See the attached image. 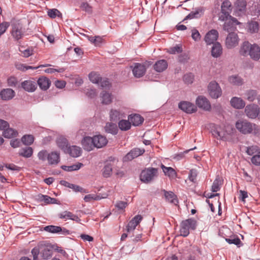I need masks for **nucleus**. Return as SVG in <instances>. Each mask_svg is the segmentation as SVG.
<instances>
[{"label": "nucleus", "instance_id": "7c9ffc66", "mask_svg": "<svg viewBox=\"0 0 260 260\" xmlns=\"http://www.w3.org/2000/svg\"><path fill=\"white\" fill-rule=\"evenodd\" d=\"M60 159L59 153L57 152H51L48 155L47 160L49 165H57Z\"/></svg>", "mask_w": 260, "mask_h": 260}, {"label": "nucleus", "instance_id": "49530a36", "mask_svg": "<svg viewBox=\"0 0 260 260\" xmlns=\"http://www.w3.org/2000/svg\"><path fill=\"white\" fill-rule=\"evenodd\" d=\"M57 144L58 146L63 150L64 151H66L69 147L67 140L63 137H60L57 139Z\"/></svg>", "mask_w": 260, "mask_h": 260}, {"label": "nucleus", "instance_id": "a211bd4d", "mask_svg": "<svg viewBox=\"0 0 260 260\" xmlns=\"http://www.w3.org/2000/svg\"><path fill=\"white\" fill-rule=\"evenodd\" d=\"M223 25V29L229 31L233 30L236 25L240 24L237 19L230 16Z\"/></svg>", "mask_w": 260, "mask_h": 260}, {"label": "nucleus", "instance_id": "ea45409f", "mask_svg": "<svg viewBox=\"0 0 260 260\" xmlns=\"http://www.w3.org/2000/svg\"><path fill=\"white\" fill-rule=\"evenodd\" d=\"M3 135L5 138H12L16 137L18 135V132L9 126L4 130Z\"/></svg>", "mask_w": 260, "mask_h": 260}, {"label": "nucleus", "instance_id": "338daca9", "mask_svg": "<svg viewBox=\"0 0 260 260\" xmlns=\"http://www.w3.org/2000/svg\"><path fill=\"white\" fill-rule=\"evenodd\" d=\"M64 71L62 68L54 69L52 68H49L44 70V72L47 74H53L55 72L60 73Z\"/></svg>", "mask_w": 260, "mask_h": 260}, {"label": "nucleus", "instance_id": "7ed1b4c3", "mask_svg": "<svg viewBox=\"0 0 260 260\" xmlns=\"http://www.w3.org/2000/svg\"><path fill=\"white\" fill-rule=\"evenodd\" d=\"M237 129L241 133L246 135L255 133L258 131V126L246 119H239L235 123Z\"/></svg>", "mask_w": 260, "mask_h": 260}, {"label": "nucleus", "instance_id": "423d86ee", "mask_svg": "<svg viewBox=\"0 0 260 260\" xmlns=\"http://www.w3.org/2000/svg\"><path fill=\"white\" fill-rule=\"evenodd\" d=\"M232 3L229 0H224L221 5V11L218 14V19L224 21L226 20L231 11Z\"/></svg>", "mask_w": 260, "mask_h": 260}, {"label": "nucleus", "instance_id": "ddd939ff", "mask_svg": "<svg viewBox=\"0 0 260 260\" xmlns=\"http://www.w3.org/2000/svg\"><path fill=\"white\" fill-rule=\"evenodd\" d=\"M219 34L216 29H211L205 35L204 41L207 45L214 44L218 38Z\"/></svg>", "mask_w": 260, "mask_h": 260}, {"label": "nucleus", "instance_id": "5701e85b", "mask_svg": "<svg viewBox=\"0 0 260 260\" xmlns=\"http://www.w3.org/2000/svg\"><path fill=\"white\" fill-rule=\"evenodd\" d=\"M161 168L163 172L166 176H168L170 180L175 179L176 178L177 173L176 171L171 167H166L165 165L161 164Z\"/></svg>", "mask_w": 260, "mask_h": 260}, {"label": "nucleus", "instance_id": "4468645a", "mask_svg": "<svg viewBox=\"0 0 260 260\" xmlns=\"http://www.w3.org/2000/svg\"><path fill=\"white\" fill-rule=\"evenodd\" d=\"M247 2L245 0H237L234 4L235 13L237 15H241L245 13Z\"/></svg>", "mask_w": 260, "mask_h": 260}, {"label": "nucleus", "instance_id": "aec40b11", "mask_svg": "<svg viewBox=\"0 0 260 260\" xmlns=\"http://www.w3.org/2000/svg\"><path fill=\"white\" fill-rule=\"evenodd\" d=\"M15 95V91L10 88L3 89L0 92V97L4 101L10 100L12 99Z\"/></svg>", "mask_w": 260, "mask_h": 260}, {"label": "nucleus", "instance_id": "4d7b16f0", "mask_svg": "<svg viewBox=\"0 0 260 260\" xmlns=\"http://www.w3.org/2000/svg\"><path fill=\"white\" fill-rule=\"evenodd\" d=\"M18 82L17 78L14 76H11L7 79V83L9 86L15 87L18 84Z\"/></svg>", "mask_w": 260, "mask_h": 260}, {"label": "nucleus", "instance_id": "603ef678", "mask_svg": "<svg viewBox=\"0 0 260 260\" xmlns=\"http://www.w3.org/2000/svg\"><path fill=\"white\" fill-rule=\"evenodd\" d=\"M48 15L51 18H55L56 17H60L61 13L56 9H50L48 11Z\"/></svg>", "mask_w": 260, "mask_h": 260}, {"label": "nucleus", "instance_id": "39448f33", "mask_svg": "<svg viewBox=\"0 0 260 260\" xmlns=\"http://www.w3.org/2000/svg\"><path fill=\"white\" fill-rule=\"evenodd\" d=\"M11 34L15 40L21 39L24 35V29L22 24L18 21H13L11 24Z\"/></svg>", "mask_w": 260, "mask_h": 260}, {"label": "nucleus", "instance_id": "3c124183", "mask_svg": "<svg viewBox=\"0 0 260 260\" xmlns=\"http://www.w3.org/2000/svg\"><path fill=\"white\" fill-rule=\"evenodd\" d=\"M21 141L24 145H30L34 141V138L30 135H25L22 138Z\"/></svg>", "mask_w": 260, "mask_h": 260}, {"label": "nucleus", "instance_id": "69168bd1", "mask_svg": "<svg viewBox=\"0 0 260 260\" xmlns=\"http://www.w3.org/2000/svg\"><path fill=\"white\" fill-rule=\"evenodd\" d=\"M127 202L123 201H118L115 204V207L118 210H124V209L127 207Z\"/></svg>", "mask_w": 260, "mask_h": 260}, {"label": "nucleus", "instance_id": "e2e57ef3", "mask_svg": "<svg viewBox=\"0 0 260 260\" xmlns=\"http://www.w3.org/2000/svg\"><path fill=\"white\" fill-rule=\"evenodd\" d=\"M182 51L181 47L179 46H176L168 49V52L170 54H176Z\"/></svg>", "mask_w": 260, "mask_h": 260}, {"label": "nucleus", "instance_id": "9b49d317", "mask_svg": "<svg viewBox=\"0 0 260 260\" xmlns=\"http://www.w3.org/2000/svg\"><path fill=\"white\" fill-rule=\"evenodd\" d=\"M178 107L184 112L191 114L197 111V107L192 103L187 101H182L178 104Z\"/></svg>", "mask_w": 260, "mask_h": 260}, {"label": "nucleus", "instance_id": "052dcab7", "mask_svg": "<svg viewBox=\"0 0 260 260\" xmlns=\"http://www.w3.org/2000/svg\"><path fill=\"white\" fill-rule=\"evenodd\" d=\"M191 37L195 41H198L200 40L201 36L198 30L193 29L191 30Z\"/></svg>", "mask_w": 260, "mask_h": 260}, {"label": "nucleus", "instance_id": "2f4dec72", "mask_svg": "<svg viewBox=\"0 0 260 260\" xmlns=\"http://www.w3.org/2000/svg\"><path fill=\"white\" fill-rule=\"evenodd\" d=\"M58 216L60 218L64 219L66 220L69 219L77 222H78L80 220L78 216L73 214L72 212L68 211L60 213Z\"/></svg>", "mask_w": 260, "mask_h": 260}, {"label": "nucleus", "instance_id": "c03bdc74", "mask_svg": "<svg viewBox=\"0 0 260 260\" xmlns=\"http://www.w3.org/2000/svg\"><path fill=\"white\" fill-rule=\"evenodd\" d=\"M118 126L121 131H126L131 128V123L128 120H121L118 123Z\"/></svg>", "mask_w": 260, "mask_h": 260}, {"label": "nucleus", "instance_id": "b1692460", "mask_svg": "<svg viewBox=\"0 0 260 260\" xmlns=\"http://www.w3.org/2000/svg\"><path fill=\"white\" fill-rule=\"evenodd\" d=\"M231 106L237 109L243 108L245 106V103L241 98L238 97H233L230 101Z\"/></svg>", "mask_w": 260, "mask_h": 260}, {"label": "nucleus", "instance_id": "a878e982", "mask_svg": "<svg viewBox=\"0 0 260 260\" xmlns=\"http://www.w3.org/2000/svg\"><path fill=\"white\" fill-rule=\"evenodd\" d=\"M108 196V193H104L102 195L100 194H88L84 197V200L85 202H91L94 201H98L102 199L106 198Z\"/></svg>", "mask_w": 260, "mask_h": 260}, {"label": "nucleus", "instance_id": "864d4df0", "mask_svg": "<svg viewBox=\"0 0 260 260\" xmlns=\"http://www.w3.org/2000/svg\"><path fill=\"white\" fill-rule=\"evenodd\" d=\"M245 96L247 100L250 102H252L254 100L256 96V91L253 90H248L245 93Z\"/></svg>", "mask_w": 260, "mask_h": 260}, {"label": "nucleus", "instance_id": "6ab92c4d", "mask_svg": "<svg viewBox=\"0 0 260 260\" xmlns=\"http://www.w3.org/2000/svg\"><path fill=\"white\" fill-rule=\"evenodd\" d=\"M93 140L94 148L96 147L97 148H101L105 146L108 143V140L106 137L101 135L94 136L93 137Z\"/></svg>", "mask_w": 260, "mask_h": 260}, {"label": "nucleus", "instance_id": "412c9836", "mask_svg": "<svg viewBox=\"0 0 260 260\" xmlns=\"http://www.w3.org/2000/svg\"><path fill=\"white\" fill-rule=\"evenodd\" d=\"M146 72L145 66L143 64L139 63H136L134 64L133 69V73L134 75L137 78H139L144 75Z\"/></svg>", "mask_w": 260, "mask_h": 260}, {"label": "nucleus", "instance_id": "c85d7f7f", "mask_svg": "<svg viewBox=\"0 0 260 260\" xmlns=\"http://www.w3.org/2000/svg\"><path fill=\"white\" fill-rule=\"evenodd\" d=\"M87 38L90 42L94 44L95 46H101L103 43L105 42L104 36L101 37L99 36H87Z\"/></svg>", "mask_w": 260, "mask_h": 260}, {"label": "nucleus", "instance_id": "6e6d98bb", "mask_svg": "<svg viewBox=\"0 0 260 260\" xmlns=\"http://www.w3.org/2000/svg\"><path fill=\"white\" fill-rule=\"evenodd\" d=\"M48 154H49V153H48L46 150H43L40 151L38 153V157L40 160H41L42 161H44L47 160Z\"/></svg>", "mask_w": 260, "mask_h": 260}, {"label": "nucleus", "instance_id": "a19ab883", "mask_svg": "<svg viewBox=\"0 0 260 260\" xmlns=\"http://www.w3.org/2000/svg\"><path fill=\"white\" fill-rule=\"evenodd\" d=\"M164 192L165 197L168 202L172 203H174L175 204L178 203V200L176 198V196L173 192L167 191H164Z\"/></svg>", "mask_w": 260, "mask_h": 260}, {"label": "nucleus", "instance_id": "f257e3e1", "mask_svg": "<svg viewBox=\"0 0 260 260\" xmlns=\"http://www.w3.org/2000/svg\"><path fill=\"white\" fill-rule=\"evenodd\" d=\"M211 132L212 136L217 140L224 142H233V128L229 126L213 125Z\"/></svg>", "mask_w": 260, "mask_h": 260}, {"label": "nucleus", "instance_id": "bf43d9fd", "mask_svg": "<svg viewBox=\"0 0 260 260\" xmlns=\"http://www.w3.org/2000/svg\"><path fill=\"white\" fill-rule=\"evenodd\" d=\"M40 199L44 201V202L47 204L54 203L55 201V199L54 198L43 194L40 196Z\"/></svg>", "mask_w": 260, "mask_h": 260}, {"label": "nucleus", "instance_id": "a18cd8bd", "mask_svg": "<svg viewBox=\"0 0 260 260\" xmlns=\"http://www.w3.org/2000/svg\"><path fill=\"white\" fill-rule=\"evenodd\" d=\"M33 153V149L31 147H26L20 150L19 154L24 157L28 158L31 156Z\"/></svg>", "mask_w": 260, "mask_h": 260}, {"label": "nucleus", "instance_id": "8fccbe9b", "mask_svg": "<svg viewBox=\"0 0 260 260\" xmlns=\"http://www.w3.org/2000/svg\"><path fill=\"white\" fill-rule=\"evenodd\" d=\"M246 152L248 155H254L260 153V148L257 146H252L247 147Z\"/></svg>", "mask_w": 260, "mask_h": 260}, {"label": "nucleus", "instance_id": "774afa93", "mask_svg": "<svg viewBox=\"0 0 260 260\" xmlns=\"http://www.w3.org/2000/svg\"><path fill=\"white\" fill-rule=\"evenodd\" d=\"M225 240L229 244H234L236 245H239L241 243V241L238 238H226Z\"/></svg>", "mask_w": 260, "mask_h": 260}, {"label": "nucleus", "instance_id": "6e6552de", "mask_svg": "<svg viewBox=\"0 0 260 260\" xmlns=\"http://www.w3.org/2000/svg\"><path fill=\"white\" fill-rule=\"evenodd\" d=\"M208 90L210 95L213 99H217L221 95V89L215 81H212L209 83Z\"/></svg>", "mask_w": 260, "mask_h": 260}, {"label": "nucleus", "instance_id": "f8f14e48", "mask_svg": "<svg viewBox=\"0 0 260 260\" xmlns=\"http://www.w3.org/2000/svg\"><path fill=\"white\" fill-rule=\"evenodd\" d=\"M258 107L255 104H249L246 106L245 113L249 118L255 119L258 115Z\"/></svg>", "mask_w": 260, "mask_h": 260}, {"label": "nucleus", "instance_id": "1a4fd4ad", "mask_svg": "<svg viewBox=\"0 0 260 260\" xmlns=\"http://www.w3.org/2000/svg\"><path fill=\"white\" fill-rule=\"evenodd\" d=\"M239 38L235 32L229 33L225 40V46L228 49H232L238 46Z\"/></svg>", "mask_w": 260, "mask_h": 260}, {"label": "nucleus", "instance_id": "c756f323", "mask_svg": "<svg viewBox=\"0 0 260 260\" xmlns=\"http://www.w3.org/2000/svg\"><path fill=\"white\" fill-rule=\"evenodd\" d=\"M64 152L69 153L72 157H77L81 154L82 151L80 147L76 146H69Z\"/></svg>", "mask_w": 260, "mask_h": 260}, {"label": "nucleus", "instance_id": "09e8293b", "mask_svg": "<svg viewBox=\"0 0 260 260\" xmlns=\"http://www.w3.org/2000/svg\"><path fill=\"white\" fill-rule=\"evenodd\" d=\"M44 230L46 232L51 233H58L62 231V229L60 226L54 225H48L44 228Z\"/></svg>", "mask_w": 260, "mask_h": 260}, {"label": "nucleus", "instance_id": "5fc2aeb1", "mask_svg": "<svg viewBox=\"0 0 260 260\" xmlns=\"http://www.w3.org/2000/svg\"><path fill=\"white\" fill-rule=\"evenodd\" d=\"M81 9L88 14L92 13V7L87 3L84 2L81 4Z\"/></svg>", "mask_w": 260, "mask_h": 260}, {"label": "nucleus", "instance_id": "680f3d73", "mask_svg": "<svg viewBox=\"0 0 260 260\" xmlns=\"http://www.w3.org/2000/svg\"><path fill=\"white\" fill-rule=\"evenodd\" d=\"M9 25V23L7 22H4L0 24V36L5 32Z\"/></svg>", "mask_w": 260, "mask_h": 260}, {"label": "nucleus", "instance_id": "37998d69", "mask_svg": "<svg viewBox=\"0 0 260 260\" xmlns=\"http://www.w3.org/2000/svg\"><path fill=\"white\" fill-rule=\"evenodd\" d=\"M247 30L250 33L257 32L259 30L258 24L256 21H251L247 25Z\"/></svg>", "mask_w": 260, "mask_h": 260}, {"label": "nucleus", "instance_id": "bb28decb", "mask_svg": "<svg viewBox=\"0 0 260 260\" xmlns=\"http://www.w3.org/2000/svg\"><path fill=\"white\" fill-rule=\"evenodd\" d=\"M211 55L215 58L220 57L222 53V47L221 45L216 42L213 44V45L211 48Z\"/></svg>", "mask_w": 260, "mask_h": 260}, {"label": "nucleus", "instance_id": "f3484780", "mask_svg": "<svg viewBox=\"0 0 260 260\" xmlns=\"http://www.w3.org/2000/svg\"><path fill=\"white\" fill-rule=\"evenodd\" d=\"M81 144L84 150L90 151L94 148L93 137L86 136L83 138Z\"/></svg>", "mask_w": 260, "mask_h": 260}, {"label": "nucleus", "instance_id": "9d476101", "mask_svg": "<svg viewBox=\"0 0 260 260\" xmlns=\"http://www.w3.org/2000/svg\"><path fill=\"white\" fill-rule=\"evenodd\" d=\"M157 170L154 168H149L143 170L140 175V179L142 182L147 183L151 181L156 175Z\"/></svg>", "mask_w": 260, "mask_h": 260}, {"label": "nucleus", "instance_id": "20e7f679", "mask_svg": "<svg viewBox=\"0 0 260 260\" xmlns=\"http://www.w3.org/2000/svg\"><path fill=\"white\" fill-rule=\"evenodd\" d=\"M197 225V221L192 218L183 220L181 223L180 233L183 237L187 236L189 234V230H194Z\"/></svg>", "mask_w": 260, "mask_h": 260}, {"label": "nucleus", "instance_id": "0e129e2a", "mask_svg": "<svg viewBox=\"0 0 260 260\" xmlns=\"http://www.w3.org/2000/svg\"><path fill=\"white\" fill-rule=\"evenodd\" d=\"M251 161L255 166H260V153L254 155L251 158Z\"/></svg>", "mask_w": 260, "mask_h": 260}, {"label": "nucleus", "instance_id": "393cba45", "mask_svg": "<svg viewBox=\"0 0 260 260\" xmlns=\"http://www.w3.org/2000/svg\"><path fill=\"white\" fill-rule=\"evenodd\" d=\"M40 88L44 90L48 89L51 85V81L49 78L45 76L40 77L37 81Z\"/></svg>", "mask_w": 260, "mask_h": 260}, {"label": "nucleus", "instance_id": "13d9d810", "mask_svg": "<svg viewBox=\"0 0 260 260\" xmlns=\"http://www.w3.org/2000/svg\"><path fill=\"white\" fill-rule=\"evenodd\" d=\"M112 167L110 165H106L103 169V175L105 177H109L112 173Z\"/></svg>", "mask_w": 260, "mask_h": 260}, {"label": "nucleus", "instance_id": "f704fd0d", "mask_svg": "<svg viewBox=\"0 0 260 260\" xmlns=\"http://www.w3.org/2000/svg\"><path fill=\"white\" fill-rule=\"evenodd\" d=\"M128 120L135 126H138L142 123L144 119L139 114L131 115L128 117Z\"/></svg>", "mask_w": 260, "mask_h": 260}, {"label": "nucleus", "instance_id": "72a5a7b5", "mask_svg": "<svg viewBox=\"0 0 260 260\" xmlns=\"http://www.w3.org/2000/svg\"><path fill=\"white\" fill-rule=\"evenodd\" d=\"M61 184L63 185H64L67 187L72 189L75 192H82V193H87L88 192V191L85 189L83 188L82 187H80V186L70 183L66 181H61Z\"/></svg>", "mask_w": 260, "mask_h": 260}, {"label": "nucleus", "instance_id": "0eeeda50", "mask_svg": "<svg viewBox=\"0 0 260 260\" xmlns=\"http://www.w3.org/2000/svg\"><path fill=\"white\" fill-rule=\"evenodd\" d=\"M91 82L93 83L100 84L102 87H107L109 85V81L107 79H102L100 74L95 72H91L88 75Z\"/></svg>", "mask_w": 260, "mask_h": 260}, {"label": "nucleus", "instance_id": "473e14b6", "mask_svg": "<svg viewBox=\"0 0 260 260\" xmlns=\"http://www.w3.org/2000/svg\"><path fill=\"white\" fill-rule=\"evenodd\" d=\"M168 66V62L166 60H159L154 64V69L157 72H161L167 69Z\"/></svg>", "mask_w": 260, "mask_h": 260}, {"label": "nucleus", "instance_id": "dca6fc26", "mask_svg": "<svg viewBox=\"0 0 260 260\" xmlns=\"http://www.w3.org/2000/svg\"><path fill=\"white\" fill-rule=\"evenodd\" d=\"M144 152L145 150L144 149L138 148H134L124 157L123 160L125 161L131 160L133 159L142 155Z\"/></svg>", "mask_w": 260, "mask_h": 260}, {"label": "nucleus", "instance_id": "e433bc0d", "mask_svg": "<svg viewBox=\"0 0 260 260\" xmlns=\"http://www.w3.org/2000/svg\"><path fill=\"white\" fill-rule=\"evenodd\" d=\"M229 82L235 86H240L243 84V79L238 75H232L228 78Z\"/></svg>", "mask_w": 260, "mask_h": 260}, {"label": "nucleus", "instance_id": "58836bf2", "mask_svg": "<svg viewBox=\"0 0 260 260\" xmlns=\"http://www.w3.org/2000/svg\"><path fill=\"white\" fill-rule=\"evenodd\" d=\"M112 99L111 94L109 92L103 91L101 94V100L103 104H110L112 102Z\"/></svg>", "mask_w": 260, "mask_h": 260}, {"label": "nucleus", "instance_id": "c9c22d12", "mask_svg": "<svg viewBox=\"0 0 260 260\" xmlns=\"http://www.w3.org/2000/svg\"><path fill=\"white\" fill-rule=\"evenodd\" d=\"M109 115L110 120L113 121H116L124 117V113L114 109L110 111Z\"/></svg>", "mask_w": 260, "mask_h": 260}, {"label": "nucleus", "instance_id": "cd10ccee", "mask_svg": "<svg viewBox=\"0 0 260 260\" xmlns=\"http://www.w3.org/2000/svg\"><path fill=\"white\" fill-rule=\"evenodd\" d=\"M22 87L28 92H33L37 88L36 82L31 80H26L21 83Z\"/></svg>", "mask_w": 260, "mask_h": 260}, {"label": "nucleus", "instance_id": "4c0bfd02", "mask_svg": "<svg viewBox=\"0 0 260 260\" xmlns=\"http://www.w3.org/2000/svg\"><path fill=\"white\" fill-rule=\"evenodd\" d=\"M19 50L21 55L24 57H28L32 55L34 52V49L32 47L25 48L23 46H20Z\"/></svg>", "mask_w": 260, "mask_h": 260}, {"label": "nucleus", "instance_id": "de8ad7c7", "mask_svg": "<svg viewBox=\"0 0 260 260\" xmlns=\"http://www.w3.org/2000/svg\"><path fill=\"white\" fill-rule=\"evenodd\" d=\"M83 166L82 163L78 162L77 164L70 166H62L61 168L66 171H73L80 169Z\"/></svg>", "mask_w": 260, "mask_h": 260}, {"label": "nucleus", "instance_id": "f03ea898", "mask_svg": "<svg viewBox=\"0 0 260 260\" xmlns=\"http://www.w3.org/2000/svg\"><path fill=\"white\" fill-rule=\"evenodd\" d=\"M239 53L242 56L249 55L251 59L258 60L260 58V47L256 44L245 42L241 46Z\"/></svg>", "mask_w": 260, "mask_h": 260}, {"label": "nucleus", "instance_id": "2eb2a0df", "mask_svg": "<svg viewBox=\"0 0 260 260\" xmlns=\"http://www.w3.org/2000/svg\"><path fill=\"white\" fill-rule=\"evenodd\" d=\"M197 105L201 109H202L205 111H209L211 108L210 103L208 100L203 96H199L196 100Z\"/></svg>", "mask_w": 260, "mask_h": 260}, {"label": "nucleus", "instance_id": "79ce46f5", "mask_svg": "<svg viewBox=\"0 0 260 260\" xmlns=\"http://www.w3.org/2000/svg\"><path fill=\"white\" fill-rule=\"evenodd\" d=\"M106 132L115 135L118 132V128L116 124L107 123L105 126Z\"/></svg>", "mask_w": 260, "mask_h": 260}, {"label": "nucleus", "instance_id": "4be33fe9", "mask_svg": "<svg viewBox=\"0 0 260 260\" xmlns=\"http://www.w3.org/2000/svg\"><path fill=\"white\" fill-rule=\"evenodd\" d=\"M143 217L141 215L135 216L128 223L127 226V231L130 232L134 231L138 224L141 221Z\"/></svg>", "mask_w": 260, "mask_h": 260}]
</instances>
